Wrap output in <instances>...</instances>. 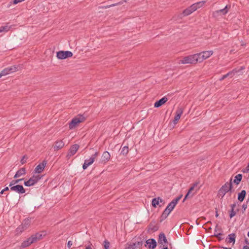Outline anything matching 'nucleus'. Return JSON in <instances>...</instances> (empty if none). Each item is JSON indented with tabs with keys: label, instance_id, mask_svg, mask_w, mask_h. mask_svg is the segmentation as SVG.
Returning a JSON list of instances; mask_svg holds the SVG:
<instances>
[{
	"label": "nucleus",
	"instance_id": "obj_1",
	"mask_svg": "<svg viewBox=\"0 0 249 249\" xmlns=\"http://www.w3.org/2000/svg\"><path fill=\"white\" fill-rule=\"evenodd\" d=\"M42 238V235L39 233H36L32 235L30 237L24 241L21 245V248H25L30 246L32 244L40 240Z\"/></svg>",
	"mask_w": 249,
	"mask_h": 249
},
{
	"label": "nucleus",
	"instance_id": "obj_2",
	"mask_svg": "<svg viewBox=\"0 0 249 249\" xmlns=\"http://www.w3.org/2000/svg\"><path fill=\"white\" fill-rule=\"evenodd\" d=\"M232 178H231L229 182L225 183L219 189L218 195L222 198L224 197L227 193L232 192Z\"/></svg>",
	"mask_w": 249,
	"mask_h": 249
},
{
	"label": "nucleus",
	"instance_id": "obj_3",
	"mask_svg": "<svg viewBox=\"0 0 249 249\" xmlns=\"http://www.w3.org/2000/svg\"><path fill=\"white\" fill-rule=\"evenodd\" d=\"M196 54L188 55L180 59L178 61L179 64H196L198 62Z\"/></svg>",
	"mask_w": 249,
	"mask_h": 249
},
{
	"label": "nucleus",
	"instance_id": "obj_4",
	"mask_svg": "<svg viewBox=\"0 0 249 249\" xmlns=\"http://www.w3.org/2000/svg\"><path fill=\"white\" fill-rule=\"evenodd\" d=\"M85 118L82 115H78L73 118L69 124V129L71 130L75 128L80 123L84 122Z\"/></svg>",
	"mask_w": 249,
	"mask_h": 249
},
{
	"label": "nucleus",
	"instance_id": "obj_5",
	"mask_svg": "<svg viewBox=\"0 0 249 249\" xmlns=\"http://www.w3.org/2000/svg\"><path fill=\"white\" fill-rule=\"evenodd\" d=\"M31 221L29 219H26L16 229V232L17 234H20L24 231L27 230L30 226Z\"/></svg>",
	"mask_w": 249,
	"mask_h": 249
},
{
	"label": "nucleus",
	"instance_id": "obj_6",
	"mask_svg": "<svg viewBox=\"0 0 249 249\" xmlns=\"http://www.w3.org/2000/svg\"><path fill=\"white\" fill-rule=\"evenodd\" d=\"M213 54L212 51H203L200 53H196V58L198 59V62H201L203 60L208 58Z\"/></svg>",
	"mask_w": 249,
	"mask_h": 249
},
{
	"label": "nucleus",
	"instance_id": "obj_7",
	"mask_svg": "<svg viewBox=\"0 0 249 249\" xmlns=\"http://www.w3.org/2000/svg\"><path fill=\"white\" fill-rule=\"evenodd\" d=\"M73 53L69 51H60L56 53V57L59 59H65L72 56Z\"/></svg>",
	"mask_w": 249,
	"mask_h": 249
},
{
	"label": "nucleus",
	"instance_id": "obj_8",
	"mask_svg": "<svg viewBox=\"0 0 249 249\" xmlns=\"http://www.w3.org/2000/svg\"><path fill=\"white\" fill-rule=\"evenodd\" d=\"M99 155V152H96L94 154H93L89 160H85L84 163L83 165V169L84 170L86 169L89 166L91 165L94 161L95 159Z\"/></svg>",
	"mask_w": 249,
	"mask_h": 249
},
{
	"label": "nucleus",
	"instance_id": "obj_9",
	"mask_svg": "<svg viewBox=\"0 0 249 249\" xmlns=\"http://www.w3.org/2000/svg\"><path fill=\"white\" fill-rule=\"evenodd\" d=\"M9 186L10 191L18 194H24L25 192V190L22 185L10 183Z\"/></svg>",
	"mask_w": 249,
	"mask_h": 249
},
{
	"label": "nucleus",
	"instance_id": "obj_10",
	"mask_svg": "<svg viewBox=\"0 0 249 249\" xmlns=\"http://www.w3.org/2000/svg\"><path fill=\"white\" fill-rule=\"evenodd\" d=\"M41 178L39 175H34L28 180L24 181V185L26 186H31L36 183Z\"/></svg>",
	"mask_w": 249,
	"mask_h": 249
},
{
	"label": "nucleus",
	"instance_id": "obj_11",
	"mask_svg": "<svg viewBox=\"0 0 249 249\" xmlns=\"http://www.w3.org/2000/svg\"><path fill=\"white\" fill-rule=\"evenodd\" d=\"M198 185V182H196L190 187V188L189 189L188 193L185 195L183 201H184V200L186 199H187V198L192 197L193 196V195L196 192V191L197 190H198L199 188H196V187H197Z\"/></svg>",
	"mask_w": 249,
	"mask_h": 249
},
{
	"label": "nucleus",
	"instance_id": "obj_12",
	"mask_svg": "<svg viewBox=\"0 0 249 249\" xmlns=\"http://www.w3.org/2000/svg\"><path fill=\"white\" fill-rule=\"evenodd\" d=\"M182 196L181 195L179 196H178L176 198L173 199L167 206L165 210H167L169 212H171L174 209L175 207L178 203V201L181 198Z\"/></svg>",
	"mask_w": 249,
	"mask_h": 249
},
{
	"label": "nucleus",
	"instance_id": "obj_13",
	"mask_svg": "<svg viewBox=\"0 0 249 249\" xmlns=\"http://www.w3.org/2000/svg\"><path fill=\"white\" fill-rule=\"evenodd\" d=\"M230 7V6L229 7L228 5H226L224 8L214 12L213 16L214 17H216L219 15H224L228 13Z\"/></svg>",
	"mask_w": 249,
	"mask_h": 249
},
{
	"label": "nucleus",
	"instance_id": "obj_14",
	"mask_svg": "<svg viewBox=\"0 0 249 249\" xmlns=\"http://www.w3.org/2000/svg\"><path fill=\"white\" fill-rule=\"evenodd\" d=\"M79 148V146L78 144H74L72 145L69 149L67 157L69 158L74 155L76 153Z\"/></svg>",
	"mask_w": 249,
	"mask_h": 249
},
{
	"label": "nucleus",
	"instance_id": "obj_15",
	"mask_svg": "<svg viewBox=\"0 0 249 249\" xmlns=\"http://www.w3.org/2000/svg\"><path fill=\"white\" fill-rule=\"evenodd\" d=\"M158 242L160 244L163 245L164 247H167L168 242L166 237L163 233H161L159 234Z\"/></svg>",
	"mask_w": 249,
	"mask_h": 249
},
{
	"label": "nucleus",
	"instance_id": "obj_16",
	"mask_svg": "<svg viewBox=\"0 0 249 249\" xmlns=\"http://www.w3.org/2000/svg\"><path fill=\"white\" fill-rule=\"evenodd\" d=\"M46 161L43 160L41 163L37 165L35 169V172L36 173H41L43 171L45 166L46 165Z\"/></svg>",
	"mask_w": 249,
	"mask_h": 249
},
{
	"label": "nucleus",
	"instance_id": "obj_17",
	"mask_svg": "<svg viewBox=\"0 0 249 249\" xmlns=\"http://www.w3.org/2000/svg\"><path fill=\"white\" fill-rule=\"evenodd\" d=\"M147 247L148 249H154L156 248L157 246V243L155 239H149L146 240V241Z\"/></svg>",
	"mask_w": 249,
	"mask_h": 249
},
{
	"label": "nucleus",
	"instance_id": "obj_18",
	"mask_svg": "<svg viewBox=\"0 0 249 249\" xmlns=\"http://www.w3.org/2000/svg\"><path fill=\"white\" fill-rule=\"evenodd\" d=\"M183 109L181 107H178L176 110V115L174 118V122L175 124L177 123L178 121L179 120L181 115L183 113Z\"/></svg>",
	"mask_w": 249,
	"mask_h": 249
},
{
	"label": "nucleus",
	"instance_id": "obj_19",
	"mask_svg": "<svg viewBox=\"0 0 249 249\" xmlns=\"http://www.w3.org/2000/svg\"><path fill=\"white\" fill-rule=\"evenodd\" d=\"M167 101L168 98L166 96H164L161 99L155 103L154 107H159L164 104Z\"/></svg>",
	"mask_w": 249,
	"mask_h": 249
},
{
	"label": "nucleus",
	"instance_id": "obj_20",
	"mask_svg": "<svg viewBox=\"0 0 249 249\" xmlns=\"http://www.w3.org/2000/svg\"><path fill=\"white\" fill-rule=\"evenodd\" d=\"M205 3V1H199L198 2H196L192 5L190 7L192 8L193 11L194 12L197 9L202 7Z\"/></svg>",
	"mask_w": 249,
	"mask_h": 249
},
{
	"label": "nucleus",
	"instance_id": "obj_21",
	"mask_svg": "<svg viewBox=\"0 0 249 249\" xmlns=\"http://www.w3.org/2000/svg\"><path fill=\"white\" fill-rule=\"evenodd\" d=\"M110 159V155L108 152L105 151L101 157V161L103 163H106Z\"/></svg>",
	"mask_w": 249,
	"mask_h": 249
},
{
	"label": "nucleus",
	"instance_id": "obj_22",
	"mask_svg": "<svg viewBox=\"0 0 249 249\" xmlns=\"http://www.w3.org/2000/svg\"><path fill=\"white\" fill-rule=\"evenodd\" d=\"M239 71V70H237V69H234L232 71L229 72L226 74L224 75L220 79V80H222L224 79L227 78L228 76L232 77L235 73L238 72Z\"/></svg>",
	"mask_w": 249,
	"mask_h": 249
},
{
	"label": "nucleus",
	"instance_id": "obj_23",
	"mask_svg": "<svg viewBox=\"0 0 249 249\" xmlns=\"http://www.w3.org/2000/svg\"><path fill=\"white\" fill-rule=\"evenodd\" d=\"M141 244L138 242L137 243L130 244L126 247V249H140Z\"/></svg>",
	"mask_w": 249,
	"mask_h": 249
},
{
	"label": "nucleus",
	"instance_id": "obj_24",
	"mask_svg": "<svg viewBox=\"0 0 249 249\" xmlns=\"http://www.w3.org/2000/svg\"><path fill=\"white\" fill-rule=\"evenodd\" d=\"M64 142L62 140L58 141L55 142V144L54 146V149L55 150L60 149L64 147Z\"/></svg>",
	"mask_w": 249,
	"mask_h": 249
},
{
	"label": "nucleus",
	"instance_id": "obj_25",
	"mask_svg": "<svg viewBox=\"0 0 249 249\" xmlns=\"http://www.w3.org/2000/svg\"><path fill=\"white\" fill-rule=\"evenodd\" d=\"M26 174V170L24 168H22L19 169L16 174L15 175L14 178H18L21 176L24 175Z\"/></svg>",
	"mask_w": 249,
	"mask_h": 249
},
{
	"label": "nucleus",
	"instance_id": "obj_26",
	"mask_svg": "<svg viewBox=\"0 0 249 249\" xmlns=\"http://www.w3.org/2000/svg\"><path fill=\"white\" fill-rule=\"evenodd\" d=\"M163 200L160 197L155 198L152 199V205L156 208L158 205H159L160 202H162Z\"/></svg>",
	"mask_w": 249,
	"mask_h": 249
},
{
	"label": "nucleus",
	"instance_id": "obj_27",
	"mask_svg": "<svg viewBox=\"0 0 249 249\" xmlns=\"http://www.w3.org/2000/svg\"><path fill=\"white\" fill-rule=\"evenodd\" d=\"M11 25H9L8 23H7L4 26H0V30H1V32H7L11 29Z\"/></svg>",
	"mask_w": 249,
	"mask_h": 249
},
{
	"label": "nucleus",
	"instance_id": "obj_28",
	"mask_svg": "<svg viewBox=\"0 0 249 249\" xmlns=\"http://www.w3.org/2000/svg\"><path fill=\"white\" fill-rule=\"evenodd\" d=\"M246 192L245 190H242L238 195V199L240 202H242L244 200L245 197L246 196Z\"/></svg>",
	"mask_w": 249,
	"mask_h": 249
},
{
	"label": "nucleus",
	"instance_id": "obj_29",
	"mask_svg": "<svg viewBox=\"0 0 249 249\" xmlns=\"http://www.w3.org/2000/svg\"><path fill=\"white\" fill-rule=\"evenodd\" d=\"M227 240H228V243H232V244H234L235 243V234L232 233V234H229Z\"/></svg>",
	"mask_w": 249,
	"mask_h": 249
},
{
	"label": "nucleus",
	"instance_id": "obj_30",
	"mask_svg": "<svg viewBox=\"0 0 249 249\" xmlns=\"http://www.w3.org/2000/svg\"><path fill=\"white\" fill-rule=\"evenodd\" d=\"M242 178V175L241 174L237 175L234 178L233 182L236 184L238 185L239 184Z\"/></svg>",
	"mask_w": 249,
	"mask_h": 249
},
{
	"label": "nucleus",
	"instance_id": "obj_31",
	"mask_svg": "<svg viewBox=\"0 0 249 249\" xmlns=\"http://www.w3.org/2000/svg\"><path fill=\"white\" fill-rule=\"evenodd\" d=\"M193 12H194V11H193L192 8L190 6L183 11V14L184 16H187L192 14Z\"/></svg>",
	"mask_w": 249,
	"mask_h": 249
},
{
	"label": "nucleus",
	"instance_id": "obj_32",
	"mask_svg": "<svg viewBox=\"0 0 249 249\" xmlns=\"http://www.w3.org/2000/svg\"><path fill=\"white\" fill-rule=\"evenodd\" d=\"M10 73L17 71L18 70V67L16 66H12L8 67Z\"/></svg>",
	"mask_w": 249,
	"mask_h": 249
},
{
	"label": "nucleus",
	"instance_id": "obj_33",
	"mask_svg": "<svg viewBox=\"0 0 249 249\" xmlns=\"http://www.w3.org/2000/svg\"><path fill=\"white\" fill-rule=\"evenodd\" d=\"M128 152V147L127 146H124L121 150V154L123 155H126Z\"/></svg>",
	"mask_w": 249,
	"mask_h": 249
},
{
	"label": "nucleus",
	"instance_id": "obj_34",
	"mask_svg": "<svg viewBox=\"0 0 249 249\" xmlns=\"http://www.w3.org/2000/svg\"><path fill=\"white\" fill-rule=\"evenodd\" d=\"M170 213V212H169L167 210L165 209L162 213L161 217L163 219H165L166 218H167V217L168 216Z\"/></svg>",
	"mask_w": 249,
	"mask_h": 249
},
{
	"label": "nucleus",
	"instance_id": "obj_35",
	"mask_svg": "<svg viewBox=\"0 0 249 249\" xmlns=\"http://www.w3.org/2000/svg\"><path fill=\"white\" fill-rule=\"evenodd\" d=\"M1 72L3 76H5L10 73L8 67L5 68Z\"/></svg>",
	"mask_w": 249,
	"mask_h": 249
},
{
	"label": "nucleus",
	"instance_id": "obj_36",
	"mask_svg": "<svg viewBox=\"0 0 249 249\" xmlns=\"http://www.w3.org/2000/svg\"><path fill=\"white\" fill-rule=\"evenodd\" d=\"M104 249H109L110 243L107 240H105L104 242Z\"/></svg>",
	"mask_w": 249,
	"mask_h": 249
},
{
	"label": "nucleus",
	"instance_id": "obj_37",
	"mask_svg": "<svg viewBox=\"0 0 249 249\" xmlns=\"http://www.w3.org/2000/svg\"><path fill=\"white\" fill-rule=\"evenodd\" d=\"M23 180V178L16 179V180H13L10 183L16 184L18 183L20 181Z\"/></svg>",
	"mask_w": 249,
	"mask_h": 249
},
{
	"label": "nucleus",
	"instance_id": "obj_38",
	"mask_svg": "<svg viewBox=\"0 0 249 249\" xmlns=\"http://www.w3.org/2000/svg\"><path fill=\"white\" fill-rule=\"evenodd\" d=\"M236 213L235 212L233 211V209L231 210V212H230V218H232V217H233L235 215Z\"/></svg>",
	"mask_w": 249,
	"mask_h": 249
},
{
	"label": "nucleus",
	"instance_id": "obj_39",
	"mask_svg": "<svg viewBox=\"0 0 249 249\" xmlns=\"http://www.w3.org/2000/svg\"><path fill=\"white\" fill-rule=\"evenodd\" d=\"M24 0H14L13 3L15 4H18V3L23 1Z\"/></svg>",
	"mask_w": 249,
	"mask_h": 249
},
{
	"label": "nucleus",
	"instance_id": "obj_40",
	"mask_svg": "<svg viewBox=\"0 0 249 249\" xmlns=\"http://www.w3.org/2000/svg\"><path fill=\"white\" fill-rule=\"evenodd\" d=\"M72 245V242L71 241H69L67 244V246L69 248H70Z\"/></svg>",
	"mask_w": 249,
	"mask_h": 249
},
{
	"label": "nucleus",
	"instance_id": "obj_41",
	"mask_svg": "<svg viewBox=\"0 0 249 249\" xmlns=\"http://www.w3.org/2000/svg\"><path fill=\"white\" fill-rule=\"evenodd\" d=\"M214 234H215V235H216L217 236L218 235H221L220 233L218 232L217 230H216V229L215 230Z\"/></svg>",
	"mask_w": 249,
	"mask_h": 249
},
{
	"label": "nucleus",
	"instance_id": "obj_42",
	"mask_svg": "<svg viewBox=\"0 0 249 249\" xmlns=\"http://www.w3.org/2000/svg\"><path fill=\"white\" fill-rule=\"evenodd\" d=\"M85 249H92L91 247V245H88V246H86Z\"/></svg>",
	"mask_w": 249,
	"mask_h": 249
},
{
	"label": "nucleus",
	"instance_id": "obj_43",
	"mask_svg": "<svg viewBox=\"0 0 249 249\" xmlns=\"http://www.w3.org/2000/svg\"><path fill=\"white\" fill-rule=\"evenodd\" d=\"M243 249H249V245L244 246L243 247Z\"/></svg>",
	"mask_w": 249,
	"mask_h": 249
},
{
	"label": "nucleus",
	"instance_id": "obj_44",
	"mask_svg": "<svg viewBox=\"0 0 249 249\" xmlns=\"http://www.w3.org/2000/svg\"><path fill=\"white\" fill-rule=\"evenodd\" d=\"M10 189L8 187H5L4 189H3V191H8Z\"/></svg>",
	"mask_w": 249,
	"mask_h": 249
},
{
	"label": "nucleus",
	"instance_id": "obj_45",
	"mask_svg": "<svg viewBox=\"0 0 249 249\" xmlns=\"http://www.w3.org/2000/svg\"><path fill=\"white\" fill-rule=\"evenodd\" d=\"M21 162L22 164H24L25 163V161L23 159H22L21 160Z\"/></svg>",
	"mask_w": 249,
	"mask_h": 249
},
{
	"label": "nucleus",
	"instance_id": "obj_46",
	"mask_svg": "<svg viewBox=\"0 0 249 249\" xmlns=\"http://www.w3.org/2000/svg\"><path fill=\"white\" fill-rule=\"evenodd\" d=\"M235 204H232V206H231V207H232V209L234 208V207H235Z\"/></svg>",
	"mask_w": 249,
	"mask_h": 249
},
{
	"label": "nucleus",
	"instance_id": "obj_47",
	"mask_svg": "<svg viewBox=\"0 0 249 249\" xmlns=\"http://www.w3.org/2000/svg\"><path fill=\"white\" fill-rule=\"evenodd\" d=\"M4 191H3V190L1 191V192H0V194H3V193H4Z\"/></svg>",
	"mask_w": 249,
	"mask_h": 249
},
{
	"label": "nucleus",
	"instance_id": "obj_48",
	"mask_svg": "<svg viewBox=\"0 0 249 249\" xmlns=\"http://www.w3.org/2000/svg\"><path fill=\"white\" fill-rule=\"evenodd\" d=\"M2 76H3V75H2L1 72H0V78H1Z\"/></svg>",
	"mask_w": 249,
	"mask_h": 249
},
{
	"label": "nucleus",
	"instance_id": "obj_49",
	"mask_svg": "<svg viewBox=\"0 0 249 249\" xmlns=\"http://www.w3.org/2000/svg\"><path fill=\"white\" fill-rule=\"evenodd\" d=\"M116 5V4H112V6H114V5ZM110 6H111V5L109 6H107V7H110Z\"/></svg>",
	"mask_w": 249,
	"mask_h": 249
},
{
	"label": "nucleus",
	"instance_id": "obj_50",
	"mask_svg": "<svg viewBox=\"0 0 249 249\" xmlns=\"http://www.w3.org/2000/svg\"><path fill=\"white\" fill-rule=\"evenodd\" d=\"M162 249H168V248H167V247H166L163 248Z\"/></svg>",
	"mask_w": 249,
	"mask_h": 249
},
{
	"label": "nucleus",
	"instance_id": "obj_51",
	"mask_svg": "<svg viewBox=\"0 0 249 249\" xmlns=\"http://www.w3.org/2000/svg\"><path fill=\"white\" fill-rule=\"evenodd\" d=\"M223 249H231V248H223Z\"/></svg>",
	"mask_w": 249,
	"mask_h": 249
},
{
	"label": "nucleus",
	"instance_id": "obj_52",
	"mask_svg": "<svg viewBox=\"0 0 249 249\" xmlns=\"http://www.w3.org/2000/svg\"><path fill=\"white\" fill-rule=\"evenodd\" d=\"M244 69V67H241V70H243V69Z\"/></svg>",
	"mask_w": 249,
	"mask_h": 249
},
{
	"label": "nucleus",
	"instance_id": "obj_53",
	"mask_svg": "<svg viewBox=\"0 0 249 249\" xmlns=\"http://www.w3.org/2000/svg\"><path fill=\"white\" fill-rule=\"evenodd\" d=\"M248 236L249 237V231L248 233Z\"/></svg>",
	"mask_w": 249,
	"mask_h": 249
},
{
	"label": "nucleus",
	"instance_id": "obj_54",
	"mask_svg": "<svg viewBox=\"0 0 249 249\" xmlns=\"http://www.w3.org/2000/svg\"><path fill=\"white\" fill-rule=\"evenodd\" d=\"M153 230H157V228H155H155H154V229H153Z\"/></svg>",
	"mask_w": 249,
	"mask_h": 249
},
{
	"label": "nucleus",
	"instance_id": "obj_55",
	"mask_svg": "<svg viewBox=\"0 0 249 249\" xmlns=\"http://www.w3.org/2000/svg\"><path fill=\"white\" fill-rule=\"evenodd\" d=\"M0 33H1V30H0Z\"/></svg>",
	"mask_w": 249,
	"mask_h": 249
}]
</instances>
